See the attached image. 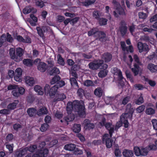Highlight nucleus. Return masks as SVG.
Returning <instances> with one entry per match:
<instances>
[{
  "mask_svg": "<svg viewBox=\"0 0 157 157\" xmlns=\"http://www.w3.org/2000/svg\"><path fill=\"white\" fill-rule=\"evenodd\" d=\"M84 102L82 101H75L72 102H69L67 105V110L68 114H71L72 110L78 112L81 117H84L85 116Z\"/></svg>",
  "mask_w": 157,
  "mask_h": 157,
  "instance_id": "f257e3e1",
  "label": "nucleus"
},
{
  "mask_svg": "<svg viewBox=\"0 0 157 157\" xmlns=\"http://www.w3.org/2000/svg\"><path fill=\"white\" fill-rule=\"evenodd\" d=\"M9 54L11 59L17 62H19L22 59V56L23 51L20 48H17L16 51L13 48H11L9 50Z\"/></svg>",
  "mask_w": 157,
  "mask_h": 157,
  "instance_id": "f03ea898",
  "label": "nucleus"
},
{
  "mask_svg": "<svg viewBox=\"0 0 157 157\" xmlns=\"http://www.w3.org/2000/svg\"><path fill=\"white\" fill-rule=\"evenodd\" d=\"M89 68L92 70H96L98 68L101 69H106L108 65L103 63V61L101 60H98L94 62H91L89 64Z\"/></svg>",
  "mask_w": 157,
  "mask_h": 157,
  "instance_id": "7ed1b4c3",
  "label": "nucleus"
},
{
  "mask_svg": "<svg viewBox=\"0 0 157 157\" xmlns=\"http://www.w3.org/2000/svg\"><path fill=\"white\" fill-rule=\"evenodd\" d=\"M126 113L123 114L121 116V119L122 120L124 119L125 118H128L131 119L132 118L134 109L132 107L131 104L129 103L126 106Z\"/></svg>",
  "mask_w": 157,
  "mask_h": 157,
  "instance_id": "20e7f679",
  "label": "nucleus"
},
{
  "mask_svg": "<svg viewBox=\"0 0 157 157\" xmlns=\"http://www.w3.org/2000/svg\"><path fill=\"white\" fill-rule=\"evenodd\" d=\"M50 86L48 84L46 85L44 87V91L46 94H49L50 96H54L56 93L58 88L56 86H54L49 90Z\"/></svg>",
  "mask_w": 157,
  "mask_h": 157,
  "instance_id": "39448f33",
  "label": "nucleus"
},
{
  "mask_svg": "<svg viewBox=\"0 0 157 157\" xmlns=\"http://www.w3.org/2000/svg\"><path fill=\"white\" fill-rule=\"evenodd\" d=\"M119 30L122 36H124L127 33L128 31L127 27L125 21H121L120 22Z\"/></svg>",
  "mask_w": 157,
  "mask_h": 157,
  "instance_id": "423d86ee",
  "label": "nucleus"
},
{
  "mask_svg": "<svg viewBox=\"0 0 157 157\" xmlns=\"http://www.w3.org/2000/svg\"><path fill=\"white\" fill-rule=\"evenodd\" d=\"M113 70L114 75L117 76L118 79L121 82H120L121 83L122 85L124 84V80L125 81V79L123 77L121 71L116 67L114 68Z\"/></svg>",
  "mask_w": 157,
  "mask_h": 157,
  "instance_id": "0eeeda50",
  "label": "nucleus"
},
{
  "mask_svg": "<svg viewBox=\"0 0 157 157\" xmlns=\"http://www.w3.org/2000/svg\"><path fill=\"white\" fill-rule=\"evenodd\" d=\"M108 137V134H104L102 138V141L103 143L105 142L106 147L110 148L112 146L113 141Z\"/></svg>",
  "mask_w": 157,
  "mask_h": 157,
  "instance_id": "6e6552de",
  "label": "nucleus"
},
{
  "mask_svg": "<svg viewBox=\"0 0 157 157\" xmlns=\"http://www.w3.org/2000/svg\"><path fill=\"white\" fill-rule=\"evenodd\" d=\"M138 48L140 52L143 51L147 52L149 50L148 45L146 43H143L141 42H139L137 44Z\"/></svg>",
  "mask_w": 157,
  "mask_h": 157,
  "instance_id": "1a4fd4ad",
  "label": "nucleus"
},
{
  "mask_svg": "<svg viewBox=\"0 0 157 157\" xmlns=\"http://www.w3.org/2000/svg\"><path fill=\"white\" fill-rule=\"evenodd\" d=\"M127 118H125L124 119L122 120L121 119V116L120 117V121L117 122L116 124L115 129L117 130L120 127H121L123 123L124 125L125 128H127L128 126V123L127 120Z\"/></svg>",
  "mask_w": 157,
  "mask_h": 157,
  "instance_id": "9d476101",
  "label": "nucleus"
},
{
  "mask_svg": "<svg viewBox=\"0 0 157 157\" xmlns=\"http://www.w3.org/2000/svg\"><path fill=\"white\" fill-rule=\"evenodd\" d=\"M113 3L115 6L117 7L116 8L117 11L120 15H126L124 10L120 6L118 2L114 1Z\"/></svg>",
  "mask_w": 157,
  "mask_h": 157,
  "instance_id": "9b49d317",
  "label": "nucleus"
},
{
  "mask_svg": "<svg viewBox=\"0 0 157 157\" xmlns=\"http://www.w3.org/2000/svg\"><path fill=\"white\" fill-rule=\"evenodd\" d=\"M17 86L16 85H10L8 87L9 90H13L12 92L13 96L15 97H18L19 95V93L17 90Z\"/></svg>",
  "mask_w": 157,
  "mask_h": 157,
  "instance_id": "f8f14e48",
  "label": "nucleus"
},
{
  "mask_svg": "<svg viewBox=\"0 0 157 157\" xmlns=\"http://www.w3.org/2000/svg\"><path fill=\"white\" fill-rule=\"evenodd\" d=\"M25 80L26 84L30 86H33L35 83V80L34 78L30 76H26Z\"/></svg>",
  "mask_w": 157,
  "mask_h": 157,
  "instance_id": "ddd939ff",
  "label": "nucleus"
},
{
  "mask_svg": "<svg viewBox=\"0 0 157 157\" xmlns=\"http://www.w3.org/2000/svg\"><path fill=\"white\" fill-rule=\"evenodd\" d=\"M83 124H84V128L86 129L90 130L93 129L94 127V124L91 123L88 119H85L84 121Z\"/></svg>",
  "mask_w": 157,
  "mask_h": 157,
  "instance_id": "4468645a",
  "label": "nucleus"
},
{
  "mask_svg": "<svg viewBox=\"0 0 157 157\" xmlns=\"http://www.w3.org/2000/svg\"><path fill=\"white\" fill-rule=\"evenodd\" d=\"M96 39H98L99 40L102 42H104L106 41V34L103 32L99 31L97 34Z\"/></svg>",
  "mask_w": 157,
  "mask_h": 157,
  "instance_id": "2eb2a0df",
  "label": "nucleus"
},
{
  "mask_svg": "<svg viewBox=\"0 0 157 157\" xmlns=\"http://www.w3.org/2000/svg\"><path fill=\"white\" fill-rule=\"evenodd\" d=\"M27 148H24L22 150L17 151L15 153V157H22L27 153Z\"/></svg>",
  "mask_w": 157,
  "mask_h": 157,
  "instance_id": "dca6fc26",
  "label": "nucleus"
},
{
  "mask_svg": "<svg viewBox=\"0 0 157 157\" xmlns=\"http://www.w3.org/2000/svg\"><path fill=\"white\" fill-rule=\"evenodd\" d=\"M37 69L41 72H44L47 68V66L46 63L41 62L39 63L37 66Z\"/></svg>",
  "mask_w": 157,
  "mask_h": 157,
  "instance_id": "f3484780",
  "label": "nucleus"
},
{
  "mask_svg": "<svg viewBox=\"0 0 157 157\" xmlns=\"http://www.w3.org/2000/svg\"><path fill=\"white\" fill-rule=\"evenodd\" d=\"M104 126L109 130L110 136L111 137L114 129V128L112 126V124L109 123H106Z\"/></svg>",
  "mask_w": 157,
  "mask_h": 157,
  "instance_id": "a211bd4d",
  "label": "nucleus"
},
{
  "mask_svg": "<svg viewBox=\"0 0 157 157\" xmlns=\"http://www.w3.org/2000/svg\"><path fill=\"white\" fill-rule=\"evenodd\" d=\"M122 154L124 157H132L133 156V151L127 149L124 150Z\"/></svg>",
  "mask_w": 157,
  "mask_h": 157,
  "instance_id": "6ab92c4d",
  "label": "nucleus"
},
{
  "mask_svg": "<svg viewBox=\"0 0 157 157\" xmlns=\"http://www.w3.org/2000/svg\"><path fill=\"white\" fill-rule=\"evenodd\" d=\"M102 58L105 62H108L111 60L112 55L109 53H105L102 55Z\"/></svg>",
  "mask_w": 157,
  "mask_h": 157,
  "instance_id": "aec40b11",
  "label": "nucleus"
},
{
  "mask_svg": "<svg viewBox=\"0 0 157 157\" xmlns=\"http://www.w3.org/2000/svg\"><path fill=\"white\" fill-rule=\"evenodd\" d=\"M147 68L151 72H155L157 71V65L151 63L148 64Z\"/></svg>",
  "mask_w": 157,
  "mask_h": 157,
  "instance_id": "412c9836",
  "label": "nucleus"
},
{
  "mask_svg": "<svg viewBox=\"0 0 157 157\" xmlns=\"http://www.w3.org/2000/svg\"><path fill=\"white\" fill-rule=\"evenodd\" d=\"M36 11V10L33 7L30 6H27L23 10V12L24 14H27L31 12H34Z\"/></svg>",
  "mask_w": 157,
  "mask_h": 157,
  "instance_id": "4be33fe9",
  "label": "nucleus"
},
{
  "mask_svg": "<svg viewBox=\"0 0 157 157\" xmlns=\"http://www.w3.org/2000/svg\"><path fill=\"white\" fill-rule=\"evenodd\" d=\"M98 31V29L96 28L92 29L88 32V35L89 36L94 35L96 37Z\"/></svg>",
  "mask_w": 157,
  "mask_h": 157,
  "instance_id": "5701e85b",
  "label": "nucleus"
},
{
  "mask_svg": "<svg viewBox=\"0 0 157 157\" xmlns=\"http://www.w3.org/2000/svg\"><path fill=\"white\" fill-rule=\"evenodd\" d=\"M75 148V145L73 144H68L65 145V149L69 151H73Z\"/></svg>",
  "mask_w": 157,
  "mask_h": 157,
  "instance_id": "b1692460",
  "label": "nucleus"
},
{
  "mask_svg": "<svg viewBox=\"0 0 157 157\" xmlns=\"http://www.w3.org/2000/svg\"><path fill=\"white\" fill-rule=\"evenodd\" d=\"M48 113V111L47 109L45 107H42L37 112V114L40 116L42 114H46Z\"/></svg>",
  "mask_w": 157,
  "mask_h": 157,
  "instance_id": "393cba45",
  "label": "nucleus"
},
{
  "mask_svg": "<svg viewBox=\"0 0 157 157\" xmlns=\"http://www.w3.org/2000/svg\"><path fill=\"white\" fill-rule=\"evenodd\" d=\"M132 70L135 75H137L140 70L139 65L137 64H135L134 65V67L132 68Z\"/></svg>",
  "mask_w": 157,
  "mask_h": 157,
  "instance_id": "a878e982",
  "label": "nucleus"
},
{
  "mask_svg": "<svg viewBox=\"0 0 157 157\" xmlns=\"http://www.w3.org/2000/svg\"><path fill=\"white\" fill-rule=\"evenodd\" d=\"M149 151V149L147 147H140V155L142 156L146 155Z\"/></svg>",
  "mask_w": 157,
  "mask_h": 157,
  "instance_id": "bb28decb",
  "label": "nucleus"
},
{
  "mask_svg": "<svg viewBox=\"0 0 157 157\" xmlns=\"http://www.w3.org/2000/svg\"><path fill=\"white\" fill-rule=\"evenodd\" d=\"M34 90L40 95H42L44 94L43 90L41 87L38 85H36L34 87Z\"/></svg>",
  "mask_w": 157,
  "mask_h": 157,
  "instance_id": "cd10ccee",
  "label": "nucleus"
},
{
  "mask_svg": "<svg viewBox=\"0 0 157 157\" xmlns=\"http://www.w3.org/2000/svg\"><path fill=\"white\" fill-rule=\"evenodd\" d=\"M18 102V100H15L13 102L10 103L8 105V109L11 110L14 109L16 108V106Z\"/></svg>",
  "mask_w": 157,
  "mask_h": 157,
  "instance_id": "c85d7f7f",
  "label": "nucleus"
},
{
  "mask_svg": "<svg viewBox=\"0 0 157 157\" xmlns=\"http://www.w3.org/2000/svg\"><path fill=\"white\" fill-rule=\"evenodd\" d=\"M27 113L29 115L30 117H32L35 116L36 112V110L33 108H30L27 110Z\"/></svg>",
  "mask_w": 157,
  "mask_h": 157,
  "instance_id": "c756f323",
  "label": "nucleus"
},
{
  "mask_svg": "<svg viewBox=\"0 0 157 157\" xmlns=\"http://www.w3.org/2000/svg\"><path fill=\"white\" fill-rule=\"evenodd\" d=\"M72 129L74 132H79L81 130V125L80 124H75L73 126Z\"/></svg>",
  "mask_w": 157,
  "mask_h": 157,
  "instance_id": "7c9ffc66",
  "label": "nucleus"
},
{
  "mask_svg": "<svg viewBox=\"0 0 157 157\" xmlns=\"http://www.w3.org/2000/svg\"><path fill=\"white\" fill-rule=\"evenodd\" d=\"M106 69H103V70H101L99 72L98 75L99 77L103 78L107 75L108 71Z\"/></svg>",
  "mask_w": 157,
  "mask_h": 157,
  "instance_id": "2f4dec72",
  "label": "nucleus"
},
{
  "mask_svg": "<svg viewBox=\"0 0 157 157\" xmlns=\"http://www.w3.org/2000/svg\"><path fill=\"white\" fill-rule=\"evenodd\" d=\"M25 148H27V151L29 150V151L32 152L34 151L36 149L38 151V152L39 151L40 149L38 148V147H37L36 145H32L30 146L29 147H26Z\"/></svg>",
  "mask_w": 157,
  "mask_h": 157,
  "instance_id": "473e14b6",
  "label": "nucleus"
},
{
  "mask_svg": "<svg viewBox=\"0 0 157 157\" xmlns=\"http://www.w3.org/2000/svg\"><path fill=\"white\" fill-rule=\"evenodd\" d=\"M23 64L29 67L31 66L33 64L32 61L29 59H24L23 60Z\"/></svg>",
  "mask_w": 157,
  "mask_h": 157,
  "instance_id": "72a5a7b5",
  "label": "nucleus"
},
{
  "mask_svg": "<svg viewBox=\"0 0 157 157\" xmlns=\"http://www.w3.org/2000/svg\"><path fill=\"white\" fill-rule=\"evenodd\" d=\"M94 94L96 96L98 97H100L101 96L102 94L101 89L100 87L97 88L95 90Z\"/></svg>",
  "mask_w": 157,
  "mask_h": 157,
  "instance_id": "f704fd0d",
  "label": "nucleus"
},
{
  "mask_svg": "<svg viewBox=\"0 0 157 157\" xmlns=\"http://www.w3.org/2000/svg\"><path fill=\"white\" fill-rule=\"evenodd\" d=\"M70 81L71 86H77L78 87V85L76 78L73 77H71L70 78Z\"/></svg>",
  "mask_w": 157,
  "mask_h": 157,
  "instance_id": "c9c22d12",
  "label": "nucleus"
},
{
  "mask_svg": "<svg viewBox=\"0 0 157 157\" xmlns=\"http://www.w3.org/2000/svg\"><path fill=\"white\" fill-rule=\"evenodd\" d=\"M59 71L58 68L54 67L50 71V74L51 75H53L55 74H59Z\"/></svg>",
  "mask_w": 157,
  "mask_h": 157,
  "instance_id": "e433bc0d",
  "label": "nucleus"
},
{
  "mask_svg": "<svg viewBox=\"0 0 157 157\" xmlns=\"http://www.w3.org/2000/svg\"><path fill=\"white\" fill-rule=\"evenodd\" d=\"M57 58L58 63L61 65H63L65 64V62L63 59L62 57L60 55H58L57 56Z\"/></svg>",
  "mask_w": 157,
  "mask_h": 157,
  "instance_id": "4c0bfd02",
  "label": "nucleus"
},
{
  "mask_svg": "<svg viewBox=\"0 0 157 157\" xmlns=\"http://www.w3.org/2000/svg\"><path fill=\"white\" fill-rule=\"evenodd\" d=\"M108 20L104 18H101L99 19V23L100 25H104L107 24Z\"/></svg>",
  "mask_w": 157,
  "mask_h": 157,
  "instance_id": "58836bf2",
  "label": "nucleus"
},
{
  "mask_svg": "<svg viewBox=\"0 0 157 157\" xmlns=\"http://www.w3.org/2000/svg\"><path fill=\"white\" fill-rule=\"evenodd\" d=\"M139 40L141 41H144L145 42H149L151 40L149 39V37L146 35H143L140 36Z\"/></svg>",
  "mask_w": 157,
  "mask_h": 157,
  "instance_id": "ea45409f",
  "label": "nucleus"
},
{
  "mask_svg": "<svg viewBox=\"0 0 157 157\" xmlns=\"http://www.w3.org/2000/svg\"><path fill=\"white\" fill-rule=\"evenodd\" d=\"M145 112L147 114L152 115L155 113V110L151 108H148L146 109Z\"/></svg>",
  "mask_w": 157,
  "mask_h": 157,
  "instance_id": "a19ab883",
  "label": "nucleus"
},
{
  "mask_svg": "<svg viewBox=\"0 0 157 157\" xmlns=\"http://www.w3.org/2000/svg\"><path fill=\"white\" fill-rule=\"evenodd\" d=\"M60 79V77L59 76L56 75L52 78L50 83L51 84H54L59 80Z\"/></svg>",
  "mask_w": 157,
  "mask_h": 157,
  "instance_id": "79ce46f5",
  "label": "nucleus"
},
{
  "mask_svg": "<svg viewBox=\"0 0 157 157\" xmlns=\"http://www.w3.org/2000/svg\"><path fill=\"white\" fill-rule=\"evenodd\" d=\"M36 29L37 31V33L40 36L43 38L44 37V35L43 33V30L42 28H41L40 27H37L36 28Z\"/></svg>",
  "mask_w": 157,
  "mask_h": 157,
  "instance_id": "37998d69",
  "label": "nucleus"
},
{
  "mask_svg": "<svg viewBox=\"0 0 157 157\" xmlns=\"http://www.w3.org/2000/svg\"><path fill=\"white\" fill-rule=\"evenodd\" d=\"M101 15V12L98 11H94L93 12V16L95 19H98Z\"/></svg>",
  "mask_w": 157,
  "mask_h": 157,
  "instance_id": "c03bdc74",
  "label": "nucleus"
},
{
  "mask_svg": "<svg viewBox=\"0 0 157 157\" xmlns=\"http://www.w3.org/2000/svg\"><path fill=\"white\" fill-rule=\"evenodd\" d=\"M144 102L143 98L142 95H140L135 101V103L137 105H140L143 103Z\"/></svg>",
  "mask_w": 157,
  "mask_h": 157,
  "instance_id": "a18cd8bd",
  "label": "nucleus"
},
{
  "mask_svg": "<svg viewBox=\"0 0 157 157\" xmlns=\"http://www.w3.org/2000/svg\"><path fill=\"white\" fill-rule=\"evenodd\" d=\"M95 1V0H87L86 2H82L83 5L87 6L94 3Z\"/></svg>",
  "mask_w": 157,
  "mask_h": 157,
  "instance_id": "49530a36",
  "label": "nucleus"
},
{
  "mask_svg": "<svg viewBox=\"0 0 157 157\" xmlns=\"http://www.w3.org/2000/svg\"><path fill=\"white\" fill-rule=\"evenodd\" d=\"M57 98L56 99V101H59L63 100L66 98V96L65 94L63 93L59 94L57 96Z\"/></svg>",
  "mask_w": 157,
  "mask_h": 157,
  "instance_id": "de8ad7c7",
  "label": "nucleus"
},
{
  "mask_svg": "<svg viewBox=\"0 0 157 157\" xmlns=\"http://www.w3.org/2000/svg\"><path fill=\"white\" fill-rule=\"evenodd\" d=\"M49 125L47 124H44L41 125L40 128V130L42 132H44L47 130L48 128Z\"/></svg>",
  "mask_w": 157,
  "mask_h": 157,
  "instance_id": "09e8293b",
  "label": "nucleus"
},
{
  "mask_svg": "<svg viewBox=\"0 0 157 157\" xmlns=\"http://www.w3.org/2000/svg\"><path fill=\"white\" fill-rule=\"evenodd\" d=\"M134 149L135 154L136 156H139L140 155V147L139 148L136 147H134Z\"/></svg>",
  "mask_w": 157,
  "mask_h": 157,
  "instance_id": "8fccbe9b",
  "label": "nucleus"
},
{
  "mask_svg": "<svg viewBox=\"0 0 157 157\" xmlns=\"http://www.w3.org/2000/svg\"><path fill=\"white\" fill-rule=\"evenodd\" d=\"M135 26L133 25L128 26V29L132 35H133V33L135 31Z\"/></svg>",
  "mask_w": 157,
  "mask_h": 157,
  "instance_id": "3c124183",
  "label": "nucleus"
},
{
  "mask_svg": "<svg viewBox=\"0 0 157 157\" xmlns=\"http://www.w3.org/2000/svg\"><path fill=\"white\" fill-rule=\"evenodd\" d=\"M31 39L29 37L26 36L23 39V43H30L31 42Z\"/></svg>",
  "mask_w": 157,
  "mask_h": 157,
  "instance_id": "603ef678",
  "label": "nucleus"
},
{
  "mask_svg": "<svg viewBox=\"0 0 157 157\" xmlns=\"http://www.w3.org/2000/svg\"><path fill=\"white\" fill-rule=\"evenodd\" d=\"M138 15L140 18L143 19H145L147 17L146 13L142 12H139Z\"/></svg>",
  "mask_w": 157,
  "mask_h": 157,
  "instance_id": "864d4df0",
  "label": "nucleus"
},
{
  "mask_svg": "<svg viewBox=\"0 0 157 157\" xmlns=\"http://www.w3.org/2000/svg\"><path fill=\"white\" fill-rule=\"evenodd\" d=\"M145 106L144 105H141L139 106L136 109V111L138 113H140L142 112L145 109Z\"/></svg>",
  "mask_w": 157,
  "mask_h": 157,
  "instance_id": "5fc2aeb1",
  "label": "nucleus"
},
{
  "mask_svg": "<svg viewBox=\"0 0 157 157\" xmlns=\"http://www.w3.org/2000/svg\"><path fill=\"white\" fill-rule=\"evenodd\" d=\"M134 88L137 90H142L144 88L143 86L140 84H136L134 86Z\"/></svg>",
  "mask_w": 157,
  "mask_h": 157,
  "instance_id": "6e6d98bb",
  "label": "nucleus"
},
{
  "mask_svg": "<svg viewBox=\"0 0 157 157\" xmlns=\"http://www.w3.org/2000/svg\"><path fill=\"white\" fill-rule=\"evenodd\" d=\"M84 85L86 86H93V83L92 81L90 80H86L85 81L84 83Z\"/></svg>",
  "mask_w": 157,
  "mask_h": 157,
  "instance_id": "4d7b16f0",
  "label": "nucleus"
},
{
  "mask_svg": "<svg viewBox=\"0 0 157 157\" xmlns=\"http://www.w3.org/2000/svg\"><path fill=\"white\" fill-rule=\"evenodd\" d=\"M6 35V40L10 43H12L13 40V39L11 36V35L8 33H7Z\"/></svg>",
  "mask_w": 157,
  "mask_h": 157,
  "instance_id": "13d9d810",
  "label": "nucleus"
},
{
  "mask_svg": "<svg viewBox=\"0 0 157 157\" xmlns=\"http://www.w3.org/2000/svg\"><path fill=\"white\" fill-rule=\"evenodd\" d=\"M10 113V111L8 109H4L0 110V113L5 115H7Z\"/></svg>",
  "mask_w": 157,
  "mask_h": 157,
  "instance_id": "bf43d9fd",
  "label": "nucleus"
},
{
  "mask_svg": "<svg viewBox=\"0 0 157 157\" xmlns=\"http://www.w3.org/2000/svg\"><path fill=\"white\" fill-rule=\"evenodd\" d=\"M130 97L127 96L124 98L122 101V104L124 105H126L130 100Z\"/></svg>",
  "mask_w": 157,
  "mask_h": 157,
  "instance_id": "052dcab7",
  "label": "nucleus"
},
{
  "mask_svg": "<svg viewBox=\"0 0 157 157\" xmlns=\"http://www.w3.org/2000/svg\"><path fill=\"white\" fill-rule=\"evenodd\" d=\"M65 85V82L63 81H59L55 86H56L57 87H61Z\"/></svg>",
  "mask_w": 157,
  "mask_h": 157,
  "instance_id": "680f3d73",
  "label": "nucleus"
},
{
  "mask_svg": "<svg viewBox=\"0 0 157 157\" xmlns=\"http://www.w3.org/2000/svg\"><path fill=\"white\" fill-rule=\"evenodd\" d=\"M36 5L40 7V8H42L44 6V4L43 2L41 0H38L36 2Z\"/></svg>",
  "mask_w": 157,
  "mask_h": 157,
  "instance_id": "e2e57ef3",
  "label": "nucleus"
},
{
  "mask_svg": "<svg viewBox=\"0 0 157 157\" xmlns=\"http://www.w3.org/2000/svg\"><path fill=\"white\" fill-rule=\"evenodd\" d=\"M6 148L9 150L10 153H12L13 151V144H7L6 145Z\"/></svg>",
  "mask_w": 157,
  "mask_h": 157,
  "instance_id": "0e129e2a",
  "label": "nucleus"
},
{
  "mask_svg": "<svg viewBox=\"0 0 157 157\" xmlns=\"http://www.w3.org/2000/svg\"><path fill=\"white\" fill-rule=\"evenodd\" d=\"M102 120L101 122L99 123V126H104L105 124L106 123L105 122L106 119L104 117H103L102 116Z\"/></svg>",
  "mask_w": 157,
  "mask_h": 157,
  "instance_id": "69168bd1",
  "label": "nucleus"
},
{
  "mask_svg": "<svg viewBox=\"0 0 157 157\" xmlns=\"http://www.w3.org/2000/svg\"><path fill=\"white\" fill-rule=\"evenodd\" d=\"M22 71L21 68H17L15 71V75L21 76L22 74Z\"/></svg>",
  "mask_w": 157,
  "mask_h": 157,
  "instance_id": "338daca9",
  "label": "nucleus"
},
{
  "mask_svg": "<svg viewBox=\"0 0 157 157\" xmlns=\"http://www.w3.org/2000/svg\"><path fill=\"white\" fill-rule=\"evenodd\" d=\"M152 122L154 128L155 130H157V120L153 119L152 120Z\"/></svg>",
  "mask_w": 157,
  "mask_h": 157,
  "instance_id": "774afa93",
  "label": "nucleus"
}]
</instances>
